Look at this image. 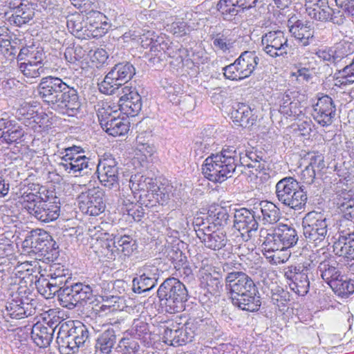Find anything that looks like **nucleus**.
<instances>
[{
	"instance_id": "nucleus-1",
	"label": "nucleus",
	"mask_w": 354,
	"mask_h": 354,
	"mask_svg": "<svg viewBox=\"0 0 354 354\" xmlns=\"http://www.w3.org/2000/svg\"><path fill=\"white\" fill-rule=\"evenodd\" d=\"M236 149L232 145H225L221 152L212 153L204 161L202 170L210 181L223 183L239 170Z\"/></svg>"
},
{
	"instance_id": "nucleus-2",
	"label": "nucleus",
	"mask_w": 354,
	"mask_h": 354,
	"mask_svg": "<svg viewBox=\"0 0 354 354\" xmlns=\"http://www.w3.org/2000/svg\"><path fill=\"white\" fill-rule=\"evenodd\" d=\"M157 295L165 311L170 314L183 311L189 296L185 286L174 277L167 278L161 283Z\"/></svg>"
},
{
	"instance_id": "nucleus-3",
	"label": "nucleus",
	"mask_w": 354,
	"mask_h": 354,
	"mask_svg": "<svg viewBox=\"0 0 354 354\" xmlns=\"http://www.w3.org/2000/svg\"><path fill=\"white\" fill-rule=\"evenodd\" d=\"M299 240L297 230L288 225L273 229L260 230V241L266 252L285 250L295 246Z\"/></svg>"
},
{
	"instance_id": "nucleus-4",
	"label": "nucleus",
	"mask_w": 354,
	"mask_h": 354,
	"mask_svg": "<svg viewBox=\"0 0 354 354\" xmlns=\"http://www.w3.org/2000/svg\"><path fill=\"white\" fill-rule=\"evenodd\" d=\"M314 270L315 265L305 261L288 266L283 268V272L290 290L299 296H304L309 291Z\"/></svg>"
},
{
	"instance_id": "nucleus-5",
	"label": "nucleus",
	"mask_w": 354,
	"mask_h": 354,
	"mask_svg": "<svg viewBox=\"0 0 354 354\" xmlns=\"http://www.w3.org/2000/svg\"><path fill=\"white\" fill-rule=\"evenodd\" d=\"M26 207L24 209L40 222L54 221L60 215L59 202L56 196H44L43 198L38 200L31 195L26 198Z\"/></svg>"
},
{
	"instance_id": "nucleus-6",
	"label": "nucleus",
	"mask_w": 354,
	"mask_h": 354,
	"mask_svg": "<svg viewBox=\"0 0 354 354\" xmlns=\"http://www.w3.org/2000/svg\"><path fill=\"white\" fill-rule=\"evenodd\" d=\"M64 151L65 154L62 157L59 166L67 173L75 176H82L87 174L95 167V163L84 155V150L82 147L73 145L64 149Z\"/></svg>"
},
{
	"instance_id": "nucleus-7",
	"label": "nucleus",
	"mask_w": 354,
	"mask_h": 354,
	"mask_svg": "<svg viewBox=\"0 0 354 354\" xmlns=\"http://www.w3.org/2000/svg\"><path fill=\"white\" fill-rule=\"evenodd\" d=\"M328 221L322 212L312 211L302 219L303 234L308 243L317 246L324 243L328 236Z\"/></svg>"
},
{
	"instance_id": "nucleus-8",
	"label": "nucleus",
	"mask_w": 354,
	"mask_h": 354,
	"mask_svg": "<svg viewBox=\"0 0 354 354\" xmlns=\"http://www.w3.org/2000/svg\"><path fill=\"white\" fill-rule=\"evenodd\" d=\"M136 74L133 64L128 62H120L115 64L106 75L104 80L98 84L101 93L113 95L132 79Z\"/></svg>"
},
{
	"instance_id": "nucleus-9",
	"label": "nucleus",
	"mask_w": 354,
	"mask_h": 354,
	"mask_svg": "<svg viewBox=\"0 0 354 354\" xmlns=\"http://www.w3.org/2000/svg\"><path fill=\"white\" fill-rule=\"evenodd\" d=\"M260 59L255 51L245 50L234 63L223 68L226 79L239 81L249 77L254 71Z\"/></svg>"
},
{
	"instance_id": "nucleus-10",
	"label": "nucleus",
	"mask_w": 354,
	"mask_h": 354,
	"mask_svg": "<svg viewBox=\"0 0 354 354\" xmlns=\"http://www.w3.org/2000/svg\"><path fill=\"white\" fill-rule=\"evenodd\" d=\"M236 149V160L240 168L242 167L252 168L256 172L260 173L266 169L268 166L266 155L264 151L239 142L232 145Z\"/></svg>"
},
{
	"instance_id": "nucleus-11",
	"label": "nucleus",
	"mask_w": 354,
	"mask_h": 354,
	"mask_svg": "<svg viewBox=\"0 0 354 354\" xmlns=\"http://www.w3.org/2000/svg\"><path fill=\"white\" fill-rule=\"evenodd\" d=\"M97 117L101 127L110 136H124L129 130L130 122L127 118H120L118 111H113L111 106L99 109Z\"/></svg>"
},
{
	"instance_id": "nucleus-12",
	"label": "nucleus",
	"mask_w": 354,
	"mask_h": 354,
	"mask_svg": "<svg viewBox=\"0 0 354 354\" xmlns=\"http://www.w3.org/2000/svg\"><path fill=\"white\" fill-rule=\"evenodd\" d=\"M234 218V227L240 232L243 241L250 240L259 229V218L254 207L236 209Z\"/></svg>"
},
{
	"instance_id": "nucleus-13",
	"label": "nucleus",
	"mask_w": 354,
	"mask_h": 354,
	"mask_svg": "<svg viewBox=\"0 0 354 354\" xmlns=\"http://www.w3.org/2000/svg\"><path fill=\"white\" fill-rule=\"evenodd\" d=\"M119 169L116 160L111 155H105L99 160L96 169L101 185L109 189H118Z\"/></svg>"
},
{
	"instance_id": "nucleus-14",
	"label": "nucleus",
	"mask_w": 354,
	"mask_h": 354,
	"mask_svg": "<svg viewBox=\"0 0 354 354\" xmlns=\"http://www.w3.org/2000/svg\"><path fill=\"white\" fill-rule=\"evenodd\" d=\"M263 51L272 58L286 57L289 45L288 39L281 30L270 31L261 37Z\"/></svg>"
},
{
	"instance_id": "nucleus-15",
	"label": "nucleus",
	"mask_w": 354,
	"mask_h": 354,
	"mask_svg": "<svg viewBox=\"0 0 354 354\" xmlns=\"http://www.w3.org/2000/svg\"><path fill=\"white\" fill-rule=\"evenodd\" d=\"M67 84L57 77L50 75L43 77L37 88L38 96L44 103L52 107Z\"/></svg>"
},
{
	"instance_id": "nucleus-16",
	"label": "nucleus",
	"mask_w": 354,
	"mask_h": 354,
	"mask_svg": "<svg viewBox=\"0 0 354 354\" xmlns=\"http://www.w3.org/2000/svg\"><path fill=\"white\" fill-rule=\"evenodd\" d=\"M51 108L63 115L77 117L81 111L77 91L67 84Z\"/></svg>"
},
{
	"instance_id": "nucleus-17",
	"label": "nucleus",
	"mask_w": 354,
	"mask_h": 354,
	"mask_svg": "<svg viewBox=\"0 0 354 354\" xmlns=\"http://www.w3.org/2000/svg\"><path fill=\"white\" fill-rule=\"evenodd\" d=\"M232 267L231 263H224L223 266V271L228 272L225 279V286L229 290L230 294L238 293L245 290L258 289L254 280L246 273L242 271H230Z\"/></svg>"
},
{
	"instance_id": "nucleus-18",
	"label": "nucleus",
	"mask_w": 354,
	"mask_h": 354,
	"mask_svg": "<svg viewBox=\"0 0 354 354\" xmlns=\"http://www.w3.org/2000/svg\"><path fill=\"white\" fill-rule=\"evenodd\" d=\"M80 209L87 214L97 216L105 209L104 192L98 187L82 192L77 197Z\"/></svg>"
},
{
	"instance_id": "nucleus-19",
	"label": "nucleus",
	"mask_w": 354,
	"mask_h": 354,
	"mask_svg": "<svg viewBox=\"0 0 354 354\" xmlns=\"http://www.w3.org/2000/svg\"><path fill=\"white\" fill-rule=\"evenodd\" d=\"M336 111L333 99L328 95H322L313 104V117L321 126L328 127L335 120Z\"/></svg>"
},
{
	"instance_id": "nucleus-20",
	"label": "nucleus",
	"mask_w": 354,
	"mask_h": 354,
	"mask_svg": "<svg viewBox=\"0 0 354 354\" xmlns=\"http://www.w3.org/2000/svg\"><path fill=\"white\" fill-rule=\"evenodd\" d=\"M196 234L207 248L214 251L223 250L228 241L225 232L221 229H215V225H210V223L208 227L196 230Z\"/></svg>"
},
{
	"instance_id": "nucleus-21",
	"label": "nucleus",
	"mask_w": 354,
	"mask_h": 354,
	"mask_svg": "<svg viewBox=\"0 0 354 354\" xmlns=\"http://www.w3.org/2000/svg\"><path fill=\"white\" fill-rule=\"evenodd\" d=\"M123 95L119 100V109L127 117L137 115L142 109V98L135 88L124 86L122 88Z\"/></svg>"
},
{
	"instance_id": "nucleus-22",
	"label": "nucleus",
	"mask_w": 354,
	"mask_h": 354,
	"mask_svg": "<svg viewBox=\"0 0 354 354\" xmlns=\"http://www.w3.org/2000/svg\"><path fill=\"white\" fill-rule=\"evenodd\" d=\"M58 324L57 322H37L32 325L30 337L34 343L40 348L48 347L53 339Z\"/></svg>"
},
{
	"instance_id": "nucleus-23",
	"label": "nucleus",
	"mask_w": 354,
	"mask_h": 354,
	"mask_svg": "<svg viewBox=\"0 0 354 354\" xmlns=\"http://www.w3.org/2000/svg\"><path fill=\"white\" fill-rule=\"evenodd\" d=\"M230 299L232 304L239 308L249 311H258L261 305V295L259 290H245L238 293H231Z\"/></svg>"
},
{
	"instance_id": "nucleus-24",
	"label": "nucleus",
	"mask_w": 354,
	"mask_h": 354,
	"mask_svg": "<svg viewBox=\"0 0 354 354\" xmlns=\"http://www.w3.org/2000/svg\"><path fill=\"white\" fill-rule=\"evenodd\" d=\"M31 248L39 257L50 259L53 258L54 255H57L58 245L49 234L44 232L32 236Z\"/></svg>"
},
{
	"instance_id": "nucleus-25",
	"label": "nucleus",
	"mask_w": 354,
	"mask_h": 354,
	"mask_svg": "<svg viewBox=\"0 0 354 354\" xmlns=\"http://www.w3.org/2000/svg\"><path fill=\"white\" fill-rule=\"evenodd\" d=\"M333 249L337 255L354 260V230L342 229Z\"/></svg>"
},
{
	"instance_id": "nucleus-26",
	"label": "nucleus",
	"mask_w": 354,
	"mask_h": 354,
	"mask_svg": "<svg viewBox=\"0 0 354 354\" xmlns=\"http://www.w3.org/2000/svg\"><path fill=\"white\" fill-rule=\"evenodd\" d=\"M326 256L322 260L317 267V272H319L322 279L329 286H333V283L340 277L342 272L338 268V263L332 257Z\"/></svg>"
},
{
	"instance_id": "nucleus-27",
	"label": "nucleus",
	"mask_w": 354,
	"mask_h": 354,
	"mask_svg": "<svg viewBox=\"0 0 354 354\" xmlns=\"http://www.w3.org/2000/svg\"><path fill=\"white\" fill-rule=\"evenodd\" d=\"M69 322H64L59 326L56 342L63 349L66 350V353L70 352L75 353L78 351L79 345L75 340V334L72 332V326Z\"/></svg>"
},
{
	"instance_id": "nucleus-28",
	"label": "nucleus",
	"mask_w": 354,
	"mask_h": 354,
	"mask_svg": "<svg viewBox=\"0 0 354 354\" xmlns=\"http://www.w3.org/2000/svg\"><path fill=\"white\" fill-rule=\"evenodd\" d=\"M231 118L234 123L244 128L252 127L257 120V116L253 113V110L249 105L244 103H236L233 106Z\"/></svg>"
},
{
	"instance_id": "nucleus-29",
	"label": "nucleus",
	"mask_w": 354,
	"mask_h": 354,
	"mask_svg": "<svg viewBox=\"0 0 354 354\" xmlns=\"http://www.w3.org/2000/svg\"><path fill=\"white\" fill-rule=\"evenodd\" d=\"M253 207L259 219H261L264 224H274L280 218L279 208L272 202L262 201L254 204Z\"/></svg>"
},
{
	"instance_id": "nucleus-30",
	"label": "nucleus",
	"mask_w": 354,
	"mask_h": 354,
	"mask_svg": "<svg viewBox=\"0 0 354 354\" xmlns=\"http://www.w3.org/2000/svg\"><path fill=\"white\" fill-rule=\"evenodd\" d=\"M4 317L8 316L11 319H21L32 314V308L28 302L17 297L6 302Z\"/></svg>"
},
{
	"instance_id": "nucleus-31",
	"label": "nucleus",
	"mask_w": 354,
	"mask_h": 354,
	"mask_svg": "<svg viewBox=\"0 0 354 354\" xmlns=\"http://www.w3.org/2000/svg\"><path fill=\"white\" fill-rule=\"evenodd\" d=\"M190 334L192 335L191 333H187L183 326H173V328L167 327L165 329L163 339L168 345L180 346L192 342Z\"/></svg>"
},
{
	"instance_id": "nucleus-32",
	"label": "nucleus",
	"mask_w": 354,
	"mask_h": 354,
	"mask_svg": "<svg viewBox=\"0 0 354 354\" xmlns=\"http://www.w3.org/2000/svg\"><path fill=\"white\" fill-rule=\"evenodd\" d=\"M125 335L139 339L147 346L151 344V333L149 324L142 319H135L131 327L124 331Z\"/></svg>"
},
{
	"instance_id": "nucleus-33",
	"label": "nucleus",
	"mask_w": 354,
	"mask_h": 354,
	"mask_svg": "<svg viewBox=\"0 0 354 354\" xmlns=\"http://www.w3.org/2000/svg\"><path fill=\"white\" fill-rule=\"evenodd\" d=\"M35 16V8L32 4L26 2L24 5L13 11L12 14L8 18V22L18 27H22L28 24Z\"/></svg>"
},
{
	"instance_id": "nucleus-34",
	"label": "nucleus",
	"mask_w": 354,
	"mask_h": 354,
	"mask_svg": "<svg viewBox=\"0 0 354 354\" xmlns=\"http://www.w3.org/2000/svg\"><path fill=\"white\" fill-rule=\"evenodd\" d=\"M116 343V335L113 328L102 333L97 338L95 345V354H112Z\"/></svg>"
},
{
	"instance_id": "nucleus-35",
	"label": "nucleus",
	"mask_w": 354,
	"mask_h": 354,
	"mask_svg": "<svg viewBox=\"0 0 354 354\" xmlns=\"http://www.w3.org/2000/svg\"><path fill=\"white\" fill-rule=\"evenodd\" d=\"M236 38L237 35L233 30L225 29L213 35L212 39L214 48L223 53H227L234 48Z\"/></svg>"
},
{
	"instance_id": "nucleus-36",
	"label": "nucleus",
	"mask_w": 354,
	"mask_h": 354,
	"mask_svg": "<svg viewBox=\"0 0 354 354\" xmlns=\"http://www.w3.org/2000/svg\"><path fill=\"white\" fill-rule=\"evenodd\" d=\"M86 16L84 14L75 12L66 17V26L68 30L80 39H85L86 28Z\"/></svg>"
},
{
	"instance_id": "nucleus-37",
	"label": "nucleus",
	"mask_w": 354,
	"mask_h": 354,
	"mask_svg": "<svg viewBox=\"0 0 354 354\" xmlns=\"http://www.w3.org/2000/svg\"><path fill=\"white\" fill-rule=\"evenodd\" d=\"M288 26L290 32L301 46H306L313 40L314 30L307 24H304L301 21L297 20Z\"/></svg>"
},
{
	"instance_id": "nucleus-38",
	"label": "nucleus",
	"mask_w": 354,
	"mask_h": 354,
	"mask_svg": "<svg viewBox=\"0 0 354 354\" xmlns=\"http://www.w3.org/2000/svg\"><path fill=\"white\" fill-rule=\"evenodd\" d=\"M300 187L299 182L292 177H285L275 185V194L279 202L289 198L290 194Z\"/></svg>"
},
{
	"instance_id": "nucleus-39",
	"label": "nucleus",
	"mask_w": 354,
	"mask_h": 354,
	"mask_svg": "<svg viewBox=\"0 0 354 354\" xmlns=\"http://www.w3.org/2000/svg\"><path fill=\"white\" fill-rule=\"evenodd\" d=\"M102 16L100 13H97V17H93L92 16H86V28L88 29L85 33L86 37H99L104 35L107 30L108 24L106 22H102L99 18H102Z\"/></svg>"
},
{
	"instance_id": "nucleus-40",
	"label": "nucleus",
	"mask_w": 354,
	"mask_h": 354,
	"mask_svg": "<svg viewBox=\"0 0 354 354\" xmlns=\"http://www.w3.org/2000/svg\"><path fill=\"white\" fill-rule=\"evenodd\" d=\"M308 196L304 186H300L297 190L290 194L289 198H286L281 203L295 210H301L306 205Z\"/></svg>"
},
{
	"instance_id": "nucleus-41",
	"label": "nucleus",
	"mask_w": 354,
	"mask_h": 354,
	"mask_svg": "<svg viewBox=\"0 0 354 354\" xmlns=\"http://www.w3.org/2000/svg\"><path fill=\"white\" fill-rule=\"evenodd\" d=\"M118 354H140L141 347L138 340L131 336L125 335L119 340L115 348Z\"/></svg>"
},
{
	"instance_id": "nucleus-42",
	"label": "nucleus",
	"mask_w": 354,
	"mask_h": 354,
	"mask_svg": "<svg viewBox=\"0 0 354 354\" xmlns=\"http://www.w3.org/2000/svg\"><path fill=\"white\" fill-rule=\"evenodd\" d=\"M216 10L224 20L230 21L241 12L234 0H219L216 4Z\"/></svg>"
},
{
	"instance_id": "nucleus-43",
	"label": "nucleus",
	"mask_w": 354,
	"mask_h": 354,
	"mask_svg": "<svg viewBox=\"0 0 354 354\" xmlns=\"http://www.w3.org/2000/svg\"><path fill=\"white\" fill-rule=\"evenodd\" d=\"M76 288L75 283L62 288L59 294V301L62 307L71 310L77 306Z\"/></svg>"
},
{
	"instance_id": "nucleus-44",
	"label": "nucleus",
	"mask_w": 354,
	"mask_h": 354,
	"mask_svg": "<svg viewBox=\"0 0 354 354\" xmlns=\"http://www.w3.org/2000/svg\"><path fill=\"white\" fill-rule=\"evenodd\" d=\"M44 53L42 50L33 48H23L17 55V61H24L31 64L44 65Z\"/></svg>"
},
{
	"instance_id": "nucleus-45",
	"label": "nucleus",
	"mask_w": 354,
	"mask_h": 354,
	"mask_svg": "<svg viewBox=\"0 0 354 354\" xmlns=\"http://www.w3.org/2000/svg\"><path fill=\"white\" fill-rule=\"evenodd\" d=\"M334 292L341 297H348L354 292V281L347 279L342 274L333 286H330Z\"/></svg>"
},
{
	"instance_id": "nucleus-46",
	"label": "nucleus",
	"mask_w": 354,
	"mask_h": 354,
	"mask_svg": "<svg viewBox=\"0 0 354 354\" xmlns=\"http://www.w3.org/2000/svg\"><path fill=\"white\" fill-rule=\"evenodd\" d=\"M331 8L329 7L328 0H324L323 2L315 7H309L307 10L308 15L313 19L317 21L326 22L331 15Z\"/></svg>"
},
{
	"instance_id": "nucleus-47",
	"label": "nucleus",
	"mask_w": 354,
	"mask_h": 354,
	"mask_svg": "<svg viewBox=\"0 0 354 354\" xmlns=\"http://www.w3.org/2000/svg\"><path fill=\"white\" fill-rule=\"evenodd\" d=\"M114 247L124 256H130L136 250V241L129 235H124L115 238Z\"/></svg>"
},
{
	"instance_id": "nucleus-48",
	"label": "nucleus",
	"mask_w": 354,
	"mask_h": 354,
	"mask_svg": "<svg viewBox=\"0 0 354 354\" xmlns=\"http://www.w3.org/2000/svg\"><path fill=\"white\" fill-rule=\"evenodd\" d=\"M17 68L24 76L28 79L37 78L44 73L45 71L44 65L33 64L24 61H17Z\"/></svg>"
},
{
	"instance_id": "nucleus-49",
	"label": "nucleus",
	"mask_w": 354,
	"mask_h": 354,
	"mask_svg": "<svg viewBox=\"0 0 354 354\" xmlns=\"http://www.w3.org/2000/svg\"><path fill=\"white\" fill-rule=\"evenodd\" d=\"M72 326V332L75 334V340L79 347L84 346L90 342L91 333L88 328L80 322H68Z\"/></svg>"
},
{
	"instance_id": "nucleus-50",
	"label": "nucleus",
	"mask_w": 354,
	"mask_h": 354,
	"mask_svg": "<svg viewBox=\"0 0 354 354\" xmlns=\"http://www.w3.org/2000/svg\"><path fill=\"white\" fill-rule=\"evenodd\" d=\"M130 187L136 191H149L156 187L153 179L140 174H135L131 176Z\"/></svg>"
},
{
	"instance_id": "nucleus-51",
	"label": "nucleus",
	"mask_w": 354,
	"mask_h": 354,
	"mask_svg": "<svg viewBox=\"0 0 354 354\" xmlns=\"http://www.w3.org/2000/svg\"><path fill=\"white\" fill-rule=\"evenodd\" d=\"M342 219L339 221V227L338 232L342 229L350 228L354 230V202L352 204L343 205L341 207Z\"/></svg>"
},
{
	"instance_id": "nucleus-52",
	"label": "nucleus",
	"mask_w": 354,
	"mask_h": 354,
	"mask_svg": "<svg viewBox=\"0 0 354 354\" xmlns=\"http://www.w3.org/2000/svg\"><path fill=\"white\" fill-rule=\"evenodd\" d=\"M132 290L135 293L141 294L153 289L157 284L155 280L147 279L136 273V277L132 281Z\"/></svg>"
},
{
	"instance_id": "nucleus-53",
	"label": "nucleus",
	"mask_w": 354,
	"mask_h": 354,
	"mask_svg": "<svg viewBox=\"0 0 354 354\" xmlns=\"http://www.w3.org/2000/svg\"><path fill=\"white\" fill-rule=\"evenodd\" d=\"M304 160L308 162V166L314 169L319 174L325 167L324 157L317 151H310L304 156Z\"/></svg>"
},
{
	"instance_id": "nucleus-54",
	"label": "nucleus",
	"mask_w": 354,
	"mask_h": 354,
	"mask_svg": "<svg viewBox=\"0 0 354 354\" xmlns=\"http://www.w3.org/2000/svg\"><path fill=\"white\" fill-rule=\"evenodd\" d=\"M209 217L211 221L210 225H215V229H216L217 226H223L227 224L229 214L225 208L218 207L214 211L209 212Z\"/></svg>"
},
{
	"instance_id": "nucleus-55",
	"label": "nucleus",
	"mask_w": 354,
	"mask_h": 354,
	"mask_svg": "<svg viewBox=\"0 0 354 354\" xmlns=\"http://www.w3.org/2000/svg\"><path fill=\"white\" fill-rule=\"evenodd\" d=\"M26 189L23 192L21 196V204L24 209L26 207V198L32 195L35 198H37L38 200H40V198H43L41 190L43 189L42 192H44L46 190L45 187L37 183H28L26 185Z\"/></svg>"
},
{
	"instance_id": "nucleus-56",
	"label": "nucleus",
	"mask_w": 354,
	"mask_h": 354,
	"mask_svg": "<svg viewBox=\"0 0 354 354\" xmlns=\"http://www.w3.org/2000/svg\"><path fill=\"white\" fill-rule=\"evenodd\" d=\"M24 135V131L22 127L17 124L15 122L12 127L8 129L6 135L4 136L1 142L6 144H12L14 142H19Z\"/></svg>"
},
{
	"instance_id": "nucleus-57",
	"label": "nucleus",
	"mask_w": 354,
	"mask_h": 354,
	"mask_svg": "<svg viewBox=\"0 0 354 354\" xmlns=\"http://www.w3.org/2000/svg\"><path fill=\"white\" fill-rule=\"evenodd\" d=\"M121 211L123 214H127L136 222L140 221L145 214L144 209L142 207L133 203L124 204V206L121 207Z\"/></svg>"
},
{
	"instance_id": "nucleus-58",
	"label": "nucleus",
	"mask_w": 354,
	"mask_h": 354,
	"mask_svg": "<svg viewBox=\"0 0 354 354\" xmlns=\"http://www.w3.org/2000/svg\"><path fill=\"white\" fill-rule=\"evenodd\" d=\"M76 284V300L77 305L78 304H82L83 302H92L93 297V290L89 285H86L83 283H75Z\"/></svg>"
},
{
	"instance_id": "nucleus-59",
	"label": "nucleus",
	"mask_w": 354,
	"mask_h": 354,
	"mask_svg": "<svg viewBox=\"0 0 354 354\" xmlns=\"http://www.w3.org/2000/svg\"><path fill=\"white\" fill-rule=\"evenodd\" d=\"M271 302L273 305L278 307L279 310L282 311L290 301V294L288 291L282 288H277L271 295Z\"/></svg>"
},
{
	"instance_id": "nucleus-60",
	"label": "nucleus",
	"mask_w": 354,
	"mask_h": 354,
	"mask_svg": "<svg viewBox=\"0 0 354 354\" xmlns=\"http://www.w3.org/2000/svg\"><path fill=\"white\" fill-rule=\"evenodd\" d=\"M354 46L348 41H341L337 43L334 49V62H339L342 59L346 57L353 53Z\"/></svg>"
},
{
	"instance_id": "nucleus-61",
	"label": "nucleus",
	"mask_w": 354,
	"mask_h": 354,
	"mask_svg": "<svg viewBox=\"0 0 354 354\" xmlns=\"http://www.w3.org/2000/svg\"><path fill=\"white\" fill-rule=\"evenodd\" d=\"M137 274L147 279L155 280V282L158 283L160 270L153 264L146 263L138 269Z\"/></svg>"
},
{
	"instance_id": "nucleus-62",
	"label": "nucleus",
	"mask_w": 354,
	"mask_h": 354,
	"mask_svg": "<svg viewBox=\"0 0 354 354\" xmlns=\"http://www.w3.org/2000/svg\"><path fill=\"white\" fill-rule=\"evenodd\" d=\"M337 78L339 79V82L342 85L351 84L354 82V58L351 64L339 71Z\"/></svg>"
},
{
	"instance_id": "nucleus-63",
	"label": "nucleus",
	"mask_w": 354,
	"mask_h": 354,
	"mask_svg": "<svg viewBox=\"0 0 354 354\" xmlns=\"http://www.w3.org/2000/svg\"><path fill=\"white\" fill-rule=\"evenodd\" d=\"M155 152L156 148L151 143L136 147V156L142 162H148Z\"/></svg>"
},
{
	"instance_id": "nucleus-64",
	"label": "nucleus",
	"mask_w": 354,
	"mask_h": 354,
	"mask_svg": "<svg viewBox=\"0 0 354 354\" xmlns=\"http://www.w3.org/2000/svg\"><path fill=\"white\" fill-rule=\"evenodd\" d=\"M168 256L170 260L174 265V268L176 270H180V266H184L187 263V257L185 254L178 248L171 249Z\"/></svg>"
}]
</instances>
